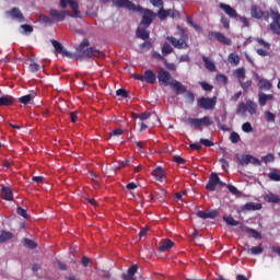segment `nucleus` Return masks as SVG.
Returning <instances> with one entry per match:
<instances>
[{"label":"nucleus","instance_id":"nucleus-14","mask_svg":"<svg viewBox=\"0 0 280 280\" xmlns=\"http://www.w3.org/2000/svg\"><path fill=\"white\" fill-rule=\"evenodd\" d=\"M218 183H220V177L218 176V174L212 173L206 186V189L208 191H215V187H218Z\"/></svg>","mask_w":280,"mask_h":280},{"label":"nucleus","instance_id":"nucleus-37","mask_svg":"<svg viewBox=\"0 0 280 280\" xmlns=\"http://www.w3.org/2000/svg\"><path fill=\"white\" fill-rule=\"evenodd\" d=\"M184 97L186 104H194V102L196 101V96L191 92H186Z\"/></svg>","mask_w":280,"mask_h":280},{"label":"nucleus","instance_id":"nucleus-50","mask_svg":"<svg viewBox=\"0 0 280 280\" xmlns=\"http://www.w3.org/2000/svg\"><path fill=\"white\" fill-rule=\"evenodd\" d=\"M39 21H42V23H47L48 25H51L54 23V20H51L49 16L47 15H39Z\"/></svg>","mask_w":280,"mask_h":280},{"label":"nucleus","instance_id":"nucleus-38","mask_svg":"<svg viewBox=\"0 0 280 280\" xmlns=\"http://www.w3.org/2000/svg\"><path fill=\"white\" fill-rule=\"evenodd\" d=\"M223 220L230 226H237L240 224V222L235 221V219H233V217H223Z\"/></svg>","mask_w":280,"mask_h":280},{"label":"nucleus","instance_id":"nucleus-61","mask_svg":"<svg viewBox=\"0 0 280 280\" xmlns=\"http://www.w3.org/2000/svg\"><path fill=\"white\" fill-rule=\"evenodd\" d=\"M200 85H201V89H203V91H212L213 90V86L207 82H201Z\"/></svg>","mask_w":280,"mask_h":280},{"label":"nucleus","instance_id":"nucleus-30","mask_svg":"<svg viewBox=\"0 0 280 280\" xmlns=\"http://www.w3.org/2000/svg\"><path fill=\"white\" fill-rule=\"evenodd\" d=\"M153 176L156 178V180H163V177L165 176V171H163L162 167H158L153 171Z\"/></svg>","mask_w":280,"mask_h":280},{"label":"nucleus","instance_id":"nucleus-19","mask_svg":"<svg viewBox=\"0 0 280 280\" xmlns=\"http://www.w3.org/2000/svg\"><path fill=\"white\" fill-rule=\"evenodd\" d=\"M272 100H273L272 94H266L264 92H260L258 94V104H259V106H266V104L268 102H272Z\"/></svg>","mask_w":280,"mask_h":280},{"label":"nucleus","instance_id":"nucleus-21","mask_svg":"<svg viewBox=\"0 0 280 280\" xmlns=\"http://www.w3.org/2000/svg\"><path fill=\"white\" fill-rule=\"evenodd\" d=\"M1 197L3 198V200H8V201L14 200V196L12 195V188L2 187Z\"/></svg>","mask_w":280,"mask_h":280},{"label":"nucleus","instance_id":"nucleus-52","mask_svg":"<svg viewBox=\"0 0 280 280\" xmlns=\"http://www.w3.org/2000/svg\"><path fill=\"white\" fill-rule=\"evenodd\" d=\"M256 43H258V45H260L261 47H265L266 49H270V44H268L262 38L257 37Z\"/></svg>","mask_w":280,"mask_h":280},{"label":"nucleus","instance_id":"nucleus-1","mask_svg":"<svg viewBox=\"0 0 280 280\" xmlns=\"http://www.w3.org/2000/svg\"><path fill=\"white\" fill-rule=\"evenodd\" d=\"M70 7L72 10V14L65 11V8ZM60 8H62V11H59L58 9H50L49 14L54 21L62 22L67 16H72L73 19H80V10H78V1L75 0H60Z\"/></svg>","mask_w":280,"mask_h":280},{"label":"nucleus","instance_id":"nucleus-29","mask_svg":"<svg viewBox=\"0 0 280 280\" xmlns=\"http://www.w3.org/2000/svg\"><path fill=\"white\" fill-rule=\"evenodd\" d=\"M202 60H203L205 67H206V69H208V71H215V63H213V61L209 60L207 58V56H203Z\"/></svg>","mask_w":280,"mask_h":280},{"label":"nucleus","instance_id":"nucleus-41","mask_svg":"<svg viewBox=\"0 0 280 280\" xmlns=\"http://www.w3.org/2000/svg\"><path fill=\"white\" fill-rule=\"evenodd\" d=\"M268 177L270 178V180H276V182L280 180V175H279V172L277 170H273L272 172H270L268 174Z\"/></svg>","mask_w":280,"mask_h":280},{"label":"nucleus","instance_id":"nucleus-10","mask_svg":"<svg viewBox=\"0 0 280 280\" xmlns=\"http://www.w3.org/2000/svg\"><path fill=\"white\" fill-rule=\"evenodd\" d=\"M7 14L11 16V19H14V21H19V23H25V16L19 8H13L10 11H7Z\"/></svg>","mask_w":280,"mask_h":280},{"label":"nucleus","instance_id":"nucleus-35","mask_svg":"<svg viewBox=\"0 0 280 280\" xmlns=\"http://www.w3.org/2000/svg\"><path fill=\"white\" fill-rule=\"evenodd\" d=\"M246 232L249 233L254 240H261V234L257 232V230L247 228Z\"/></svg>","mask_w":280,"mask_h":280},{"label":"nucleus","instance_id":"nucleus-53","mask_svg":"<svg viewBox=\"0 0 280 280\" xmlns=\"http://www.w3.org/2000/svg\"><path fill=\"white\" fill-rule=\"evenodd\" d=\"M16 213L18 215H21L22 218H25V220H27V210L21 207H18Z\"/></svg>","mask_w":280,"mask_h":280},{"label":"nucleus","instance_id":"nucleus-36","mask_svg":"<svg viewBox=\"0 0 280 280\" xmlns=\"http://www.w3.org/2000/svg\"><path fill=\"white\" fill-rule=\"evenodd\" d=\"M172 51H174V48H173L170 44L165 43V44L162 46V54H163L164 56H167V55L172 54Z\"/></svg>","mask_w":280,"mask_h":280},{"label":"nucleus","instance_id":"nucleus-2","mask_svg":"<svg viewBox=\"0 0 280 280\" xmlns=\"http://www.w3.org/2000/svg\"><path fill=\"white\" fill-rule=\"evenodd\" d=\"M89 46V39H83L82 43L79 45L77 49L78 52H74L80 56L79 60H82V58H104V52L95 50L93 47Z\"/></svg>","mask_w":280,"mask_h":280},{"label":"nucleus","instance_id":"nucleus-43","mask_svg":"<svg viewBox=\"0 0 280 280\" xmlns=\"http://www.w3.org/2000/svg\"><path fill=\"white\" fill-rule=\"evenodd\" d=\"M201 121V126H211L213 124V120H211V117L205 116L203 118H199Z\"/></svg>","mask_w":280,"mask_h":280},{"label":"nucleus","instance_id":"nucleus-9","mask_svg":"<svg viewBox=\"0 0 280 280\" xmlns=\"http://www.w3.org/2000/svg\"><path fill=\"white\" fill-rule=\"evenodd\" d=\"M158 80L160 84H163L164 86H171L172 80L174 79H172V75L170 74V72H167V70L162 69L158 74Z\"/></svg>","mask_w":280,"mask_h":280},{"label":"nucleus","instance_id":"nucleus-64","mask_svg":"<svg viewBox=\"0 0 280 280\" xmlns=\"http://www.w3.org/2000/svg\"><path fill=\"white\" fill-rule=\"evenodd\" d=\"M241 23H243V27H249V23H248V19H246L245 16H238Z\"/></svg>","mask_w":280,"mask_h":280},{"label":"nucleus","instance_id":"nucleus-63","mask_svg":"<svg viewBox=\"0 0 280 280\" xmlns=\"http://www.w3.org/2000/svg\"><path fill=\"white\" fill-rule=\"evenodd\" d=\"M221 23H222V25H223V27H224L225 30H229V27H230V22H229V19H228V18L222 16V18H221Z\"/></svg>","mask_w":280,"mask_h":280},{"label":"nucleus","instance_id":"nucleus-42","mask_svg":"<svg viewBox=\"0 0 280 280\" xmlns=\"http://www.w3.org/2000/svg\"><path fill=\"white\" fill-rule=\"evenodd\" d=\"M250 156L252 155H242L241 158H238V162L241 163V165H248L250 163Z\"/></svg>","mask_w":280,"mask_h":280},{"label":"nucleus","instance_id":"nucleus-49","mask_svg":"<svg viewBox=\"0 0 280 280\" xmlns=\"http://www.w3.org/2000/svg\"><path fill=\"white\" fill-rule=\"evenodd\" d=\"M217 81L220 84H226L229 82V78H226V75H224V74H218L217 75Z\"/></svg>","mask_w":280,"mask_h":280},{"label":"nucleus","instance_id":"nucleus-51","mask_svg":"<svg viewBox=\"0 0 280 280\" xmlns=\"http://www.w3.org/2000/svg\"><path fill=\"white\" fill-rule=\"evenodd\" d=\"M264 163H273L275 162V155L269 153L265 156H262Z\"/></svg>","mask_w":280,"mask_h":280},{"label":"nucleus","instance_id":"nucleus-45","mask_svg":"<svg viewBox=\"0 0 280 280\" xmlns=\"http://www.w3.org/2000/svg\"><path fill=\"white\" fill-rule=\"evenodd\" d=\"M240 133H237V132H235V131H233L232 133H231V136H230V141L232 142V143H240Z\"/></svg>","mask_w":280,"mask_h":280},{"label":"nucleus","instance_id":"nucleus-58","mask_svg":"<svg viewBox=\"0 0 280 280\" xmlns=\"http://www.w3.org/2000/svg\"><path fill=\"white\" fill-rule=\"evenodd\" d=\"M116 95L121 97H128V91H126L125 89H119L116 91Z\"/></svg>","mask_w":280,"mask_h":280},{"label":"nucleus","instance_id":"nucleus-3","mask_svg":"<svg viewBox=\"0 0 280 280\" xmlns=\"http://www.w3.org/2000/svg\"><path fill=\"white\" fill-rule=\"evenodd\" d=\"M246 113H249V115H256L257 104H255L253 101H247L246 103H240L236 108V115L246 117Z\"/></svg>","mask_w":280,"mask_h":280},{"label":"nucleus","instance_id":"nucleus-47","mask_svg":"<svg viewBox=\"0 0 280 280\" xmlns=\"http://www.w3.org/2000/svg\"><path fill=\"white\" fill-rule=\"evenodd\" d=\"M215 121H217V126L220 130H223L224 132H229V130H231L229 128V126L226 125H222V122H220V118H215Z\"/></svg>","mask_w":280,"mask_h":280},{"label":"nucleus","instance_id":"nucleus-34","mask_svg":"<svg viewBox=\"0 0 280 280\" xmlns=\"http://www.w3.org/2000/svg\"><path fill=\"white\" fill-rule=\"evenodd\" d=\"M23 244L26 248H30L31 250H34V248H36V242L30 240V238H24L23 240Z\"/></svg>","mask_w":280,"mask_h":280},{"label":"nucleus","instance_id":"nucleus-16","mask_svg":"<svg viewBox=\"0 0 280 280\" xmlns=\"http://www.w3.org/2000/svg\"><path fill=\"white\" fill-rule=\"evenodd\" d=\"M171 88L176 92V95H183V93H187V86L183 85V83L177 80H171Z\"/></svg>","mask_w":280,"mask_h":280},{"label":"nucleus","instance_id":"nucleus-24","mask_svg":"<svg viewBox=\"0 0 280 280\" xmlns=\"http://www.w3.org/2000/svg\"><path fill=\"white\" fill-rule=\"evenodd\" d=\"M243 211H259L261 209L260 203L249 202L242 207Z\"/></svg>","mask_w":280,"mask_h":280},{"label":"nucleus","instance_id":"nucleus-59","mask_svg":"<svg viewBox=\"0 0 280 280\" xmlns=\"http://www.w3.org/2000/svg\"><path fill=\"white\" fill-rule=\"evenodd\" d=\"M228 189L229 191H231V194H233L234 196H237L240 194V190H237V188L233 185H228Z\"/></svg>","mask_w":280,"mask_h":280},{"label":"nucleus","instance_id":"nucleus-33","mask_svg":"<svg viewBox=\"0 0 280 280\" xmlns=\"http://www.w3.org/2000/svg\"><path fill=\"white\" fill-rule=\"evenodd\" d=\"M21 34L30 35L34 32V27L30 24H22L21 26Z\"/></svg>","mask_w":280,"mask_h":280},{"label":"nucleus","instance_id":"nucleus-8","mask_svg":"<svg viewBox=\"0 0 280 280\" xmlns=\"http://www.w3.org/2000/svg\"><path fill=\"white\" fill-rule=\"evenodd\" d=\"M197 105L199 108H203V110H213L215 107V98L200 97L197 101Z\"/></svg>","mask_w":280,"mask_h":280},{"label":"nucleus","instance_id":"nucleus-48","mask_svg":"<svg viewBox=\"0 0 280 280\" xmlns=\"http://www.w3.org/2000/svg\"><path fill=\"white\" fill-rule=\"evenodd\" d=\"M243 132H253V125L250 122H244L242 125Z\"/></svg>","mask_w":280,"mask_h":280},{"label":"nucleus","instance_id":"nucleus-56","mask_svg":"<svg viewBox=\"0 0 280 280\" xmlns=\"http://www.w3.org/2000/svg\"><path fill=\"white\" fill-rule=\"evenodd\" d=\"M167 14L171 16V19H178V11L176 10L168 9Z\"/></svg>","mask_w":280,"mask_h":280},{"label":"nucleus","instance_id":"nucleus-25","mask_svg":"<svg viewBox=\"0 0 280 280\" xmlns=\"http://www.w3.org/2000/svg\"><path fill=\"white\" fill-rule=\"evenodd\" d=\"M264 200H266V202H272V203L280 202L279 196H277V195H275L272 192L265 194L264 195Z\"/></svg>","mask_w":280,"mask_h":280},{"label":"nucleus","instance_id":"nucleus-15","mask_svg":"<svg viewBox=\"0 0 280 280\" xmlns=\"http://www.w3.org/2000/svg\"><path fill=\"white\" fill-rule=\"evenodd\" d=\"M158 248H159L160 253H165L167 250H172V248H174V242H172V240L164 238L159 243Z\"/></svg>","mask_w":280,"mask_h":280},{"label":"nucleus","instance_id":"nucleus-46","mask_svg":"<svg viewBox=\"0 0 280 280\" xmlns=\"http://www.w3.org/2000/svg\"><path fill=\"white\" fill-rule=\"evenodd\" d=\"M240 84H241L243 91H248V89H250V86H253V81H250V80H248L246 82L240 81Z\"/></svg>","mask_w":280,"mask_h":280},{"label":"nucleus","instance_id":"nucleus-57","mask_svg":"<svg viewBox=\"0 0 280 280\" xmlns=\"http://www.w3.org/2000/svg\"><path fill=\"white\" fill-rule=\"evenodd\" d=\"M152 5H154V8H160L163 9V0H151Z\"/></svg>","mask_w":280,"mask_h":280},{"label":"nucleus","instance_id":"nucleus-55","mask_svg":"<svg viewBox=\"0 0 280 280\" xmlns=\"http://www.w3.org/2000/svg\"><path fill=\"white\" fill-rule=\"evenodd\" d=\"M40 70V66L36 62L30 63V71H32V73H36V71Z\"/></svg>","mask_w":280,"mask_h":280},{"label":"nucleus","instance_id":"nucleus-22","mask_svg":"<svg viewBox=\"0 0 280 280\" xmlns=\"http://www.w3.org/2000/svg\"><path fill=\"white\" fill-rule=\"evenodd\" d=\"M233 75L234 78L238 79V82H242L246 80V69L237 68L236 70H234Z\"/></svg>","mask_w":280,"mask_h":280},{"label":"nucleus","instance_id":"nucleus-44","mask_svg":"<svg viewBox=\"0 0 280 280\" xmlns=\"http://www.w3.org/2000/svg\"><path fill=\"white\" fill-rule=\"evenodd\" d=\"M34 96H32L31 94L24 95L22 97L19 98V101L21 102V104H30V102H32Z\"/></svg>","mask_w":280,"mask_h":280},{"label":"nucleus","instance_id":"nucleus-18","mask_svg":"<svg viewBox=\"0 0 280 280\" xmlns=\"http://www.w3.org/2000/svg\"><path fill=\"white\" fill-rule=\"evenodd\" d=\"M250 14L253 16V19H268V13H265L264 11H261V9L258 5H253L252 10H250Z\"/></svg>","mask_w":280,"mask_h":280},{"label":"nucleus","instance_id":"nucleus-54","mask_svg":"<svg viewBox=\"0 0 280 280\" xmlns=\"http://www.w3.org/2000/svg\"><path fill=\"white\" fill-rule=\"evenodd\" d=\"M199 143L201 145H206V148H211L213 145V142H211L209 139L201 138Z\"/></svg>","mask_w":280,"mask_h":280},{"label":"nucleus","instance_id":"nucleus-62","mask_svg":"<svg viewBox=\"0 0 280 280\" xmlns=\"http://www.w3.org/2000/svg\"><path fill=\"white\" fill-rule=\"evenodd\" d=\"M265 115H266L267 121H275L276 116L275 114H272V112H266Z\"/></svg>","mask_w":280,"mask_h":280},{"label":"nucleus","instance_id":"nucleus-26","mask_svg":"<svg viewBox=\"0 0 280 280\" xmlns=\"http://www.w3.org/2000/svg\"><path fill=\"white\" fill-rule=\"evenodd\" d=\"M14 98L10 95H4L0 97V106H12Z\"/></svg>","mask_w":280,"mask_h":280},{"label":"nucleus","instance_id":"nucleus-28","mask_svg":"<svg viewBox=\"0 0 280 280\" xmlns=\"http://www.w3.org/2000/svg\"><path fill=\"white\" fill-rule=\"evenodd\" d=\"M259 88L262 89V91H270L272 89V83L266 79H259Z\"/></svg>","mask_w":280,"mask_h":280},{"label":"nucleus","instance_id":"nucleus-12","mask_svg":"<svg viewBox=\"0 0 280 280\" xmlns=\"http://www.w3.org/2000/svg\"><path fill=\"white\" fill-rule=\"evenodd\" d=\"M219 7L223 12H225V14H228V16H230V19H237L240 16L237 11L229 4L220 3Z\"/></svg>","mask_w":280,"mask_h":280},{"label":"nucleus","instance_id":"nucleus-23","mask_svg":"<svg viewBox=\"0 0 280 280\" xmlns=\"http://www.w3.org/2000/svg\"><path fill=\"white\" fill-rule=\"evenodd\" d=\"M144 82L149 84H154L156 82V74L152 72V70H147L144 72Z\"/></svg>","mask_w":280,"mask_h":280},{"label":"nucleus","instance_id":"nucleus-20","mask_svg":"<svg viewBox=\"0 0 280 280\" xmlns=\"http://www.w3.org/2000/svg\"><path fill=\"white\" fill-rule=\"evenodd\" d=\"M137 36L138 38H141L142 40H148L150 38V32H148V27L140 24V26L137 30Z\"/></svg>","mask_w":280,"mask_h":280},{"label":"nucleus","instance_id":"nucleus-7","mask_svg":"<svg viewBox=\"0 0 280 280\" xmlns=\"http://www.w3.org/2000/svg\"><path fill=\"white\" fill-rule=\"evenodd\" d=\"M112 1L116 5V8H127V10H131L132 12H135V10H141V5H137L130 0H112Z\"/></svg>","mask_w":280,"mask_h":280},{"label":"nucleus","instance_id":"nucleus-17","mask_svg":"<svg viewBox=\"0 0 280 280\" xmlns=\"http://www.w3.org/2000/svg\"><path fill=\"white\" fill-rule=\"evenodd\" d=\"M210 38H217L219 43H222L223 45H231V39H229L224 34L220 32H211L209 33Z\"/></svg>","mask_w":280,"mask_h":280},{"label":"nucleus","instance_id":"nucleus-31","mask_svg":"<svg viewBox=\"0 0 280 280\" xmlns=\"http://www.w3.org/2000/svg\"><path fill=\"white\" fill-rule=\"evenodd\" d=\"M14 235L10 232H1L0 234V244H3L5 242H9V240H12Z\"/></svg>","mask_w":280,"mask_h":280},{"label":"nucleus","instance_id":"nucleus-60","mask_svg":"<svg viewBox=\"0 0 280 280\" xmlns=\"http://www.w3.org/2000/svg\"><path fill=\"white\" fill-rule=\"evenodd\" d=\"M174 161L178 165H185V159H183L180 155H174Z\"/></svg>","mask_w":280,"mask_h":280},{"label":"nucleus","instance_id":"nucleus-6","mask_svg":"<svg viewBox=\"0 0 280 280\" xmlns=\"http://www.w3.org/2000/svg\"><path fill=\"white\" fill-rule=\"evenodd\" d=\"M271 19L270 30L277 36H280V14L279 11L271 9Z\"/></svg>","mask_w":280,"mask_h":280},{"label":"nucleus","instance_id":"nucleus-27","mask_svg":"<svg viewBox=\"0 0 280 280\" xmlns=\"http://www.w3.org/2000/svg\"><path fill=\"white\" fill-rule=\"evenodd\" d=\"M186 122L190 125V128H202L200 118H187Z\"/></svg>","mask_w":280,"mask_h":280},{"label":"nucleus","instance_id":"nucleus-13","mask_svg":"<svg viewBox=\"0 0 280 280\" xmlns=\"http://www.w3.org/2000/svg\"><path fill=\"white\" fill-rule=\"evenodd\" d=\"M139 119L140 121H147V124H151L152 126L155 121H159V117L154 113H142L139 116Z\"/></svg>","mask_w":280,"mask_h":280},{"label":"nucleus","instance_id":"nucleus-11","mask_svg":"<svg viewBox=\"0 0 280 280\" xmlns=\"http://www.w3.org/2000/svg\"><path fill=\"white\" fill-rule=\"evenodd\" d=\"M167 40H170V43L173 45V47H175L176 49H187V42L185 39H178L176 37L173 36H168L166 37Z\"/></svg>","mask_w":280,"mask_h":280},{"label":"nucleus","instance_id":"nucleus-39","mask_svg":"<svg viewBox=\"0 0 280 280\" xmlns=\"http://www.w3.org/2000/svg\"><path fill=\"white\" fill-rule=\"evenodd\" d=\"M156 16H159L160 21H165V19H167V16H168L167 10H165L163 8L160 9L159 12L156 13Z\"/></svg>","mask_w":280,"mask_h":280},{"label":"nucleus","instance_id":"nucleus-40","mask_svg":"<svg viewBox=\"0 0 280 280\" xmlns=\"http://www.w3.org/2000/svg\"><path fill=\"white\" fill-rule=\"evenodd\" d=\"M264 253V247L261 246H254L250 248V255H261Z\"/></svg>","mask_w":280,"mask_h":280},{"label":"nucleus","instance_id":"nucleus-32","mask_svg":"<svg viewBox=\"0 0 280 280\" xmlns=\"http://www.w3.org/2000/svg\"><path fill=\"white\" fill-rule=\"evenodd\" d=\"M229 63L230 65H234V67H237V65H240V56H237L236 54H230L229 55Z\"/></svg>","mask_w":280,"mask_h":280},{"label":"nucleus","instance_id":"nucleus-4","mask_svg":"<svg viewBox=\"0 0 280 280\" xmlns=\"http://www.w3.org/2000/svg\"><path fill=\"white\" fill-rule=\"evenodd\" d=\"M133 12H140L142 14L140 25H142L143 27H150V25H152V21L156 19V13H154V11L150 9H142L140 7V10H133Z\"/></svg>","mask_w":280,"mask_h":280},{"label":"nucleus","instance_id":"nucleus-5","mask_svg":"<svg viewBox=\"0 0 280 280\" xmlns=\"http://www.w3.org/2000/svg\"><path fill=\"white\" fill-rule=\"evenodd\" d=\"M51 45L55 48V51H57V54H61V56L70 58V60L80 59V55L68 51L67 49H65V46H62V44H60L58 40L51 39Z\"/></svg>","mask_w":280,"mask_h":280}]
</instances>
